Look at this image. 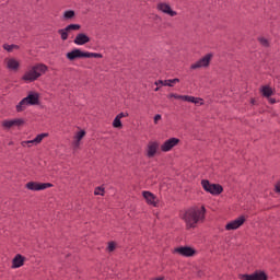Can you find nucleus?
I'll return each mask as SVG.
<instances>
[{
	"instance_id": "nucleus-40",
	"label": "nucleus",
	"mask_w": 280,
	"mask_h": 280,
	"mask_svg": "<svg viewBox=\"0 0 280 280\" xmlns=\"http://www.w3.org/2000/svg\"><path fill=\"white\" fill-rule=\"evenodd\" d=\"M151 280H165V277H158V278H153Z\"/></svg>"
},
{
	"instance_id": "nucleus-30",
	"label": "nucleus",
	"mask_w": 280,
	"mask_h": 280,
	"mask_svg": "<svg viewBox=\"0 0 280 280\" xmlns=\"http://www.w3.org/2000/svg\"><path fill=\"white\" fill-rule=\"evenodd\" d=\"M2 127L5 130H10V128H14V122H13V120H3L2 121Z\"/></svg>"
},
{
	"instance_id": "nucleus-28",
	"label": "nucleus",
	"mask_w": 280,
	"mask_h": 280,
	"mask_svg": "<svg viewBox=\"0 0 280 280\" xmlns=\"http://www.w3.org/2000/svg\"><path fill=\"white\" fill-rule=\"evenodd\" d=\"M3 49H4L5 51L12 52L13 49H20V46H19V45H15V44H12V45L4 44V45H3Z\"/></svg>"
},
{
	"instance_id": "nucleus-37",
	"label": "nucleus",
	"mask_w": 280,
	"mask_h": 280,
	"mask_svg": "<svg viewBox=\"0 0 280 280\" xmlns=\"http://www.w3.org/2000/svg\"><path fill=\"white\" fill-rule=\"evenodd\" d=\"M275 191H276V194H280V182H278V183L275 185Z\"/></svg>"
},
{
	"instance_id": "nucleus-8",
	"label": "nucleus",
	"mask_w": 280,
	"mask_h": 280,
	"mask_svg": "<svg viewBox=\"0 0 280 280\" xmlns=\"http://www.w3.org/2000/svg\"><path fill=\"white\" fill-rule=\"evenodd\" d=\"M156 10H159L163 14H167V16H172V18L178 16V12L174 11L172 9V5H170V3L167 2H159L156 4Z\"/></svg>"
},
{
	"instance_id": "nucleus-16",
	"label": "nucleus",
	"mask_w": 280,
	"mask_h": 280,
	"mask_svg": "<svg viewBox=\"0 0 280 280\" xmlns=\"http://www.w3.org/2000/svg\"><path fill=\"white\" fill-rule=\"evenodd\" d=\"M142 196L149 205H152V207H158L159 202L156 201V196H154V194L150 191H143Z\"/></svg>"
},
{
	"instance_id": "nucleus-11",
	"label": "nucleus",
	"mask_w": 280,
	"mask_h": 280,
	"mask_svg": "<svg viewBox=\"0 0 280 280\" xmlns=\"http://www.w3.org/2000/svg\"><path fill=\"white\" fill-rule=\"evenodd\" d=\"M246 222V217L241 215L236 220L228 223L225 225V231H236V229H240Z\"/></svg>"
},
{
	"instance_id": "nucleus-21",
	"label": "nucleus",
	"mask_w": 280,
	"mask_h": 280,
	"mask_svg": "<svg viewBox=\"0 0 280 280\" xmlns=\"http://www.w3.org/2000/svg\"><path fill=\"white\" fill-rule=\"evenodd\" d=\"M27 106H30V103H27L26 98H23L22 101H20V103L15 106V110L16 113H23V110H25L27 108Z\"/></svg>"
},
{
	"instance_id": "nucleus-35",
	"label": "nucleus",
	"mask_w": 280,
	"mask_h": 280,
	"mask_svg": "<svg viewBox=\"0 0 280 280\" xmlns=\"http://www.w3.org/2000/svg\"><path fill=\"white\" fill-rule=\"evenodd\" d=\"M161 119H162V116L160 114H158L154 116L153 121L156 125V124H159V121H161Z\"/></svg>"
},
{
	"instance_id": "nucleus-19",
	"label": "nucleus",
	"mask_w": 280,
	"mask_h": 280,
	"mask_svg": "<svg viewBox=\"0 0 280 280\" xmlns=\"http://www.w3.org/2000/svg\"><path fill=\"white\" fill-rule=\"evenodd\" d=\"M180 82V79H171V80H159V81H155L154 85L155 86H159V84H162V86H174L172 84H176Z\"/></svg>"
},
{
	"instance_id": "nucleus-6",
	"label": "nucleus",
	"mask_w": 280,
	"mask_h": 280,
	"mask_svg": "<svg viewBox=\"0 0 280 280\" xmlns=\"http://www.w3.org/2000/svg\"><path fill=\"white\" fill-rule=\"evenodd\" d=\"M213 58V54H207L205 57L199 59L197 62L192 63L190 66V69L196 70V69H202L209 67L211 65V59Z\"/></svg>"
},
{
	"instance_id": "nucleus-38",
	"label": "nucleus",
	"mask_w": 280,
	"mask_h": 280,
	"mask_svg": "<svg viewBox=\"0 0 280 280\" xmlns=\"http://www.w3.org/2000/svg\"><path fill=\"white\" fill-rule=\"evenodd\" d=\"M30 143H32V140L22 141L21 145H22V148H25V145H30Z\"/></svg>"
},
{
	"instance_id": "nucleus-3",
	"label": "nucleus",
	"mask_w": 280,
	"mask_h": 280,
	"mask_svg": "<svg viewBox=\"0 0 280 280\" xmlns=\"http://www.w3.org/2000/svg\"><path fill=\"white\" fill-rule=\"evenodd\" d=\"M66 58L73 62V60H78V58H104V56L100 52H84L77 48L67 52Z\"/></svg>"
},
{
	"instance_id": "nucleus-12",
	"label": "nucleus",
	"mask_w": 280,
	"mask_h": 280,
	"mask_svg": "<svg viewBox=\"0 0 280 280\" xmlns=\"http://www.w3.org/2000/svg\"><path fill=\"white\" fill-rule=\"evenodd\" d=\"M28 103V106H38L40 104V94L36 92H30L26 97H24Z\"/></svg>"
},
{
	"instance_id": "nucleus-26",
	"label": "nucleus",
	"mask_w": 280,
	"mask_h": 280,
	"mask_svg": "<svg viewBox=\"0 0 280 280\" xmlns=\"http://www.w3.org/2000/svg\"><path fill=\"white\" fill-rule=\"evenodd\" d=\"M58 34H60L61 40H67L69 38V31H67V27L59 30Z\"/></svg>"
},
{
	"instance_id": "nucleus-24",
	"label": "nucleus",
	"mask_w": 280,
	"mask_h": 280,
	"mask_svg": "<svg viewBox=\"0 0 280 280\" xmlns=\"http://www.w3.org/2000/svg\"><path fill=\"white\" fill-rule=\"evenodd\" d=\"M184 102H190L191 104H200V102H202V98L184 95Z\"/></svg>"
},
{
	"instance_id": "nucleus-43",
	"label": "nucleus",
	"mask_w": 280,
	"mask_h": 280,
	"mask_svg": "<svg viewBox=\"0 0 280 280\" xmlns=\"http://www.w3.org/2000/svg\"><path fill=\"white\" fill-rule=\"evenodd\" d=\"M37 73H40V75H43V71L42 70H37Z\"/></svg>"
},
{
	"instance_id": "nucleus-20",
	"label": "nucleus",
	"mask_w": 280,
	"mask_h": 280,
	"mask_svg": "<svg viewBox=\"0 0 280 280\" xmlns=\"http://www.w3.org/2000/svg\"><path fill=\"white\" fill-rule=\"evenodd\" d=\"M260 93H261L262 97H267L268 100H270V97H272V95H275V91H272V88H270L269 85L261 86Z\"/></svg>"
},
{
	"instance_id": "nucleus-31",
	"label": "nucleus",
	"mask_w": 280,
	"mask_h": 280,
	"mask_svg": "<svg viewBox=\"0 0 280 280\" xmlns=\"http://www.w3.org/2000/svg\"><path fill=\"white\" fill-rule=\"evenodd\" d=\"M113 127L114 128H124V125L121 124V118H118L117 116L115 117L113 121Z\"/></svg>"
},
{
	"instance_id": "nucleus-22",
	"label": "nucleus",
	"mask_w": 280,
	"mask_h": 280,
	"mask_svg": "<svg viewBox=\"0 0 280 280\" xmlns=\"http://www.w3.org/2000/svg\"><path fill=\"white\" fill-rule=\"evenodd\" d=\"M62 19L63 21H73V19H75V11L73 10L65 11Z\"/></svg>"
},
{
	"instance_id": "nucleus-10",
	"label": "nucleus",
	"mask_w": 280,
	"mask_h": 280,
	"mask_svg": "<svg viewBox=\"0 0 280 280\" xmlns=\"http://www.w3.org/2000/svg\"><path fill=\"white\" fill-rule=\"evenodd\" d=\"M178 143H180V139L170 138L161 145V151L170 152L171 150H174V148H176V145H178Z\"/></svg>"
},
{
	"instance_id": "nucleus-4",
	"label": "nucleus",
	"mask_w": 280,
	"mask_h": 280,
	"mask_svg": "<svg viewBox=\"0 0 280 280\" xmlns=\"http://www.w3.org/2000/svg\"><path fill=\"white\" fill-rule=\"evenodd\" d=\"M201 187H203L205 191L211 194L212 196H220L222 191H224V187L220 184H211L208 179L201 180Z\"/></svg>"
},
{
	"instance_id": "nucleus-25",
	"label": "nucleus",
	"mask_w": 280,
	"mask_h": 280,
	"mask_svg": "<svg viewBox=\"0 0 280 280\" xmlns=\"http://www.w3.org/2000/svg\"><path fill=\"white\" fill-rule=\"evenodd\" d=\"M66 28L68 32H79V30H82V26L80 24H70Z\"/></svg>"
},
{
	"instance_id": "nucleus-14",
	"label": "nucleus",
	"mask_w": 280,
	"mask_h": 280,
	"mask_svg": "<svg viewBox=\"0 0 280 280\" xmlns=\"http://www.w3.org/2000/svg\"><path fill=\"white\" fill-rule=\"evenodd\" d=\"M73 43L74 45H86V43H91V37H89V35L85 33H79L74 37Z\"/></svg>"
},
{
	"instance_id": "nucleus-29",
	"label": "nucleus",
	"mask_w": 280,
	"mask_h": 280,
	"mask_svg": "<svg viewBox=\"0 0 280 280\" xmlns=\"http://www.w3.org/2000/svg\"><path fill=\"white\" fill-rule=\"evenodd\" d=\"M12 120H13V126H16L18 128L25 126V119H23V118H15Z\"/></svg>"
},
{
	"instance_id": "nucleus-33",
	"label": "nucleus",
	"mask_w": 280,
	"mask_h": 280,
	"mask_svg": "<svg viewBox=\"0 0 280 280\" xmlns=\"http://www.w3.org/2000/svg\"><path fill=\"white\" fill-rule=\"evenodd\" d=\"M104 187H96L94 190V196H104Z\"/></svg>"
},
{
	"instance_id": "nucleus-36",
	"label": "nucleus",
	"mask_w": 280,
	"mask_h": 280,
	"mask_svg": "<svg viewBox=\"0 0 280 280\" xmlns=\"http://www.w3.org/2000/svg\"><path fill=\"white\" fill-rule=\"evenodd\" d=\"M128 113H120L116 117H118L119 119H124V117H128Z\"/></svg>"
},
{
	"instance_id": "nucleus-7",
	"label": "nucleus",
	"mask_w": 280,
	"mask_h": 280,
	"mask_svg": "<svg viewBox=\"0 0 280 280\" xmlns=\"http://www.w3.org/2000/svg\"><path fill=\"white\" fill-rule=\"evenodd\" d=\"M241 280H268V273L262 270H256L252 275H241L240 276Z\"/></svg>"
},
{
	"instance_id": "nucleus-9",
	"label": "nucleus",
	"mask_w": 280,
	"mask_h": 280,
	"mask_svg": "<svg viewBox=\"0 0 280 280\" xmlns=\"http://www.w3.org/2000/svg\"><path fill=\"white\" fill-rule=\"evenodd\" d=\"M174 254L180 255L182 257H194L196 255V249L190 246H179L173 250Z\"/></svg>"
},
{
	"instance_id": "nucleus-17",
	"label": "nucleus",
	"mask_w": 280,
	"mask_h": 280,
	"mask_svg": "<svg viewBox=\"0 0 280 280\" xmlns=\"http://www.w3.org/2000/svg\"><path fill=\"white\" fill-rule=\"evenodd\" d=\"M22 266H25V257L21 254H16L15 257L12 259L11 268H21Z\"/></svg>"
},
{
	"instance_id": "nucleus-2",
	"label": "nucleus",
	"mask_w": 280,
	"mask_h": 280,
	"mask_svg": "<svg viewBox=\"0 0 280 280\" xmlns=\"http://www.w3.org/2000/svg\"><path fill=\"white\" fill-rule=\"evenodd\" d=\"M47 66L44 63H37L33 66L30 71L25 72V74L22 77V80L25 82H35L37 78H40V72L38 71H42V73H47Z\"/></svg>"
},
{
	"instance_id": "nucleus-23",
	"label": "nucleus",
	"mask_w": 280,
	"mask_h": 280,
	"mask_svg": "<svg viewBox=\"0 0 280 280\" xmlns=\"http://www.w3.org/2000/svg\"><path fill=\"white\" fill-rule=\"evenodd\" d=\"M49 137V133H39L36 136L35 139L31 140V143H35V145H38V143H42V141Z\"/></svg>"
},
{
	"instance_id": "nucleus-18",
	"label": "nucleus",
	"mask_w": 280,
	"mask_h": 280,
	"mask_svg": "<svg viewBox=\"0 0 280 280\" xmlns=\"http://www.w3.org/2000/svg\"><path fill=\"white\" fill-rule=\"evenodd\" d=\"M5 62H7L8 69H10L11 71H18L19 67H21V63L19 62V60L14 58L5 59Z\"/></svg>"
},
{
	"instance_id": "nucleus-15",
	"label": "nucleus",
	"mask_w": 280,
	"mask_h": 280,
	"mask_svg": "<svg viewBox=\"0 0 280 280\" xmlns=\"http://www.w3.org/2000/svg\"><path fill=\"white\" fill-rule=\"evenodd\" d=\"M84 137H86V131L80 130L79 132H77V135L74 136V141L72 142L73 150L80 149V141H82Z\"/></svg>"
},
{
	"instance_id": "nucleus-42",
	"label": "nucleus",
	"mask_w": 280,
	"mask_h": 280,
	"mask_svg": "<svg viewBox=\"0 0 280 280\" xmlns=\"http://www.w3.org/2000/svg\"><path fill=\"white\" fill-rule=\"evenodd\" d=\"M32 144H35V142H28V148H32Z\"/></svg>"
},
{
	"instance_id": "nucleus-32",
	"label": "nucleus",
	"mask_w": 280,
	"mask_h": 280,
	"mask_svg": "<svg viewBox=\"0 0 280 280\" xmlns=\"http://www.w3.org/2000/svg\"><path fill=\"white\" fill-rule=\"evenodd\" d=\"M258 43H260L262 47H270V42L265 37H258Z\"/></svg>"
},
{
	"instance_id": "nucleus-1",
	"label": "nucleus",
	"mask_w": 280,
	"mask_h": 280,
	"mask_svg": "<svg viewBox=\"0 0 280 280\" xmlns=\"http://www.w3.org/2000/svg\"><path fill=\"white\" fill-rule=\"evenodd\" d=\"M205 213H207L205 206L201 207V210L198 208H189L186 210L182 215V220L186 223V229H196L198 222L205 220Z\"/></svg>"
},
{
	"instance_id": "nucleus-34",
	"label": "nucleus",
	"mask_w": 280,
	"mask_h": 280,
	"mask_svg": "<svg viewBox=\"0 0 280 280\" xmlns=\"http://www.w3.org/2000/svg\"><path fill=\"white\" fill-rule=\"evenodd\" d=\"M168 97H174L175 100H183V102L185 101V95H178V94H168Z\"/></svg>"
},
{
	"instance_id": "nucleus-13",
	"label": "nucleus",
	"mask_w": 280,
	"mask_h": 280,
	"mask_svg": "<svg viewBox=\"0 0 280 280\" xmlns=\"http://www.w3.org/2000/svg\"><path fill=\"white\" fill-rule=\"evenodd\" d=\"M158 150H159V142L150 141L147 145V156H148V159H154V156H156Z\"/></svg>"
},
{
	"instance_id": "nucleus-46",
	"label": "nucleus",
	"mask_w": 280,
	"mask_h": 280,
	"mask_svg": "<svg viewBox=\"0 0 280 280\" xmlns=\"http://www.w3.org/2000/svg\"><path fill=\"white\" fill-rule=\"evenodd\" d=\"M160 88H156L155 91H159Z\"/></svg>"
},
{
	"instance_id": "nucleus-27",
	"label": "nucleus",
	"mask_w": 280,
	"mask_h": 280,
	"mask_svg": "<svg viewBox=\"0 0 280 280\" xmlns=\"http://www.w3.org/2000/svg\"><path fill=\"white\" fill-rule=\"evenodd\" d=\"M116 248H117V243L115 241H110L107 243V252L108 253H115Z\"/></svg>"
},
{
	"instance_id": "nucleus-45",
	"label": "nucleus",
	"mask_w": 280,
	"mask_h": 280,
	"mask_svg": "<svg viewBox=\"0 0 280 280\" xmlns=\"http://www.w3.org/2000/svg\"><path fill=\"white\" fill-rule=\"evenodd\" d=\"M203 105H205V103H203V102H201V103H200V106H203Z\"/></svg>"
},
{
	"instance_id": "nucleus-41",
	"label": "nucleus",
	"mask_w": 280,
	"mask_h": 280,
	"mask_svg": "<svg viewBox=\"0 0 280 280\" xmlns=\"http://www.w3.org/2000/svg\"><path fill=\"white\" fill-rule=\"evenodd\" d=\"M250 104H253V105H255V104H256L255 98H252V100H250Z\"/></svg>"
},
{
	"instance_id": "nucleus-5",
	"label": "nucleus",
	"mask_w": 280,
	"mask_h": 280,
	"mask_svg": "<svg viewBox=\"0 0 280 280\" xmlns=\"http://www.w3.org/2000/svg\"><path fill=\"white\" fill-rule=\"evenodd\" d=\"M26 189L30 191H43V189H48V187H54L51 183H38V182H28L25 185Z\"/></svg>"
},
{
	"instance_id": "nucleus-44",
	"label": "nucleus",
	"mask_w": 280,
	"mask_h": 280,
	"mask_svg": "<svg viewBox=\"0 0 280 280\" xmlns=\"http://www.w3.org/2000/svg\"><path fill=\"white\" fill-rule=\"evenodd\" d=\"M9 145H14V142H10Z\"/></svg>"
},
{
	"instance_id": "nucleus-39",
	"label": "nucleus",
	"mask_w": 280,
	"mask_h": 280,
	"mask_svg": "<svg viewBox=\"0 0 280 280\" xmlns=\"http://www.w3.org/2000/svg\"><path fill=\"white\" fill-rule=\"evenodd\" d=\"M270 104H277V100L276 98H269Z\"/></svg>"
}]
</instances>
